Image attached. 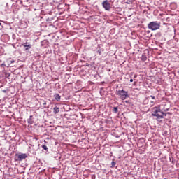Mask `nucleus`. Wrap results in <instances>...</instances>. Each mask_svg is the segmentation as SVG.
Wrapping results in <instances>:
<instances>
[{"instance_id": "obj_1", "label": "nucleus", "mask_w": 179, "mask_h": 179, "mask_svg": "<svg viewBox=\"0 0 179 179\" xmlns=\"http://www.w3.org/2000/svg\"><path fill=\"white\" fill-rule=\"evenodd\" d=\"M154 112L152 113V117H157V121H159V120H162L164 118L163 115H167V113H163L162 110L160 109V107H155L154 108Z\"/></svg>"}, {"instance_id": "obj_2", "label": "nucleus", "mask_w": 179, "mask_h": 179, "mask_svg": "<svg viewBox=\"0 0 179 179\" xmlns=\"http://www.w3.org/2000/svg\"><path fill=\"white\" fill-rule=\"evenodd\" d=\"M148 27L150 30H158V29H160V22H157V21L151 22L148 24Z\"/></svg>"}, {"instance_id": "obj_3", "label": "nucleus", "mask_w": 179, "mask_h": 179, "mask_svg": "<svg viewBox=\"0 0 179 179\" xmlns=\"http://www.w3.org/2000/svg\"><path fill=\"white\" fill-rule=\"evenodd\" d=\"M117 96H120L121 100H125L127 97H129L128 94V91H124V90L117 91Z\"/></svg>"}, {"instance_id": "obj_4", "label": "nucleus", "mask_w": 179, "mask_h": 179, "mask_svg": "<svg viewBox=\"0 0 179 179\" xmlns=\"http://www.w3.org/2000/svg\"><path fill=\"white\" fill-rule=\"evenodd\" d=\"M27 157V155L26 154H16L15 155V160L17 162H22V160H24Z\"/></svg>"}, {"instance_id": "obj_5", "label": "nucleus", "mask_w": 179, "mask_h": 179, "mask_svg": "<svg viewBox=\"0 0 179 179\" xmlns=\"http://www.w3.org/2000/svg\"><path fill=\"white\" fill-rule=\"evenodd\" d=\"M102 6L105 9V10H110L111 9V4L108 2V0H105L102 3Z\"/></svg>"}, {"instance_id": "obj_6", "label": "nucleus", "mask_w": 179, "mask_h": 179, "mask_svg": "<svg viewBox=\"0 0 179 179\" xmlns=\"http://www.w3.org/2000/svg\"><path fill=\"white\" fill-rule=\"evenodd\" d=\"M22 45L23 48H24L25 51H29L31 48V44L29 42H25L24 43H22Z\"/></svg>"}, {"instance_id": "obj_7", "label": "nucleus", "mask_w": 179, "mask_h": 179, "mask_svg": "<svg viewBox=\"0 0 179 179\" xmlns=\"http://www.w3.org/2000/svg\"><path fill=\"white\" fill-rule=\"evenodd\" d=\"M147 54H149V50H145L141 57V61H143V62H145V61L148 59V56L146 55Z\"/></svg>"}, {"instance_id": "obj_8", "label": "nucleus", "mask_w": 179, "mask_h": 179, "mask_svg": "<svg viewBox=\"0 0 179 179\" xmlns=\"http://www.w3.org/2000/svg\"><path fill=\"white\" fill-rule=\"evenodd\" d=\"M53 97H54L55 100H56V101H61V95H59V94H58V93L54 94Z\"/></svg>"}, {"instance_id": "obj_9", "label": "nucleus", "mask_w": 179, "mask_h": 179, "mask_svg": "<svg viewBox=\"0 0 179 179\" xmlns=\"http://www.w3.org/2000/svg\"><path fill=\"white\" fill-rule=\"evenodd\" d=\"M53 113L54 114H58V113H59V108L58 106H55L53 108Z\"/></svg>"}, {"instance_id": "obj_10", "label": "nucleus", "mask_w": 179, "mask_h": 179, "mask_svg": "<svg viewBox=\"0 0 179 179\" xmlns=\"http://www.w3.org/2000/svg\"><path fill=\"white\" fill-rule=\"evenodd\" d=\"M27 122L31 125L33 124V115L29 116V118L27 120Z\"/></svg>"}, {"instance_id": "obj_11", "label": "nucleus", "mask_w": 179, "mask_h": 179, "mask_svg": "<svg viewBox=\"0 0 179 179\" xmlns=\"http://www.w3.org/2000/svg\"><path fill=\"white\" fill-rule=\"evenodd\" d=\"M115 164H117V162H115V161L114 159H113L112 162H111V169H114V167H115Z\"/></svg>"}, {"instance_id": "obj_12", "label": "nucleus", "mask_w": 179, "mask_h": 179, "mask_svg": "<svg viewBox=\"0 0 179 179\" xmlns=\"http://www.w3.org/2000/svg\"><path fill=\"white\" fill-rule=\"evenodd\" d=\"M41 148L43 149V150L48 152V147H47V145H41Z\"/></svg>"}, {"instance_id": "obj_13", "label": "nucleus", "mask_w": 179, "mask_h": 179, "mask_svg": "<svg viewBox=\"0 0 179 179\" xmlns=\"http://www.w3.org/2000/svg\"><path fill=\"white\" fill-rule=\"evenodd\" d=\"M4 76L5 78H9V76H10V73L4 72Z\"/></svg>"}, {"instance_id": "obj_14", "label": "nucleus", "mask_w": 179, "mask_h": 179, "mask_svg": "<svg viewBox=\"0 0 179 179\" xmlns=\"http://www.w3.org/2000/svg\"><path fill=\"white\" fill-rule=\"evenodd\" d=\"M113 112L115 113H118V108L117 107H114L113 108Z\"/></svg>"}, {"instance_id": "obj_15", "label": "nucleus", "mask_w": 179, "mask_h": 179, "mask_svg": "<svg viewBox=\"0 0 179 179\" xmlns=\"http://www.w3.org/2000/svg\"><path fill=\"white\" fill-rule=\"evenodd\" d=\"M126 3H127L128 5H132V0H127Z\"/></svg>"}, {"instance_id": "obj_16", "label": "nucleus", "mask_w": 179, "mask_h": 179, "mask_svg": "<svg viewBox=\"0 0 179 179\" xmlns=\"http://www.w3.org/2000/svg\"><path fill=\"white\" fill-rule=\"evenodd\" d=\"M155 83L159 84L160 82V78H155Z\"/></svg>"}, {"instance_id": "obj_17", "label": "nucleus", "mask_w": 179, "mask_h": 179, "mask_svg": "<svg viewBox=\"0 0 179 179\" xmlns=\"http://www.w3.org/2000/svg\"><path fill=\"white\" fill-rule=\"evenodd\" d=\"M1 68H5V66H6V65L5 64V63H2L1 64Z\"/></svg>"}, {"instance_id": "obj_18", "label": "nucleus", "mask_w": 179, "mask_h": 179, "mask_svg": "<svg viewBox=\"0 0 179 179\" xmlns=\"http://www.w3.org/2000/svg\"><path fill=\"white\" fill-rule=\"evenodd\" d=\"M6 7L8 9H9V3H6Z\"/></svg>"}, {"instance_id": "obj_19", "label": "nucleus", "mask_w": 179, "mask_h": 179, "mask_svg": "<svg viewBox=\"0 0 179 179\" xmlns=\"http://www.w3.org/2000/svg\"><path fill=\"white\" fill-rule=\"evenodd\" d=\"M150 103H151V104H152V106H155V101H151Z\"/></svg>"}, {"instance_id": "obj_20", "label": "nucleus", "mask_w": 179, "mask_h": 179, "mask_svg": "<svg viewBox=\"0 0 179 179\" xmlns=\"http://www.w3.org/2000/svg\"><path fill=\"white\" fill-rule=\"evenodd\" d=\"M150 97H151V99H152V100H155V96H150Z\"/></svg>"}, {"instance_id": "obj_21", "label": "nucleus", "mask_w": 179, "mask_h": 179, "mask_svg": "<svg viewBox=\"0 0 179 179\" xmlns=\"http://www.w3.org/2000/svg\"><path fill=\"white\" fill-rule=\"evenodd\" d=\"M99 55H101V50L98 51Z\"/></svg>"}, {"instance_id": "obj_22", "label": "nucleus", "mask_w": 179, "mask_h": 179, "mask_svg": "<svg viewBox=\"0 0 179 179\" xmlns=\"http://www.w3.org/2000/svg\"><path fill=\"white\" fill-rule=\"evenodd\" d=\"M125 103H126L127 104H129V101H125Z\"/></svg>"}, {"instance_id": "obj_23", "label": "nucleus", "mask_w": 179, "mask_h": 179, "mask_svg": "<svg viewBox=\"0 0 179 179\" xmlns=\"http://www.w3.org/2000/svg\"><path fill=\"white\" fill-rule=\"evenodd\" d=\"M130 82H134V79L131 78Z\"/></svg>"}, {"instance_id": "obj_24", "label": "nucleus", "mask_w": 179, "mask_h": 179, "mask_svg": "<svg viewBox=\"0 0 179 179\" xmlns=\"http://www.w3.org/2000/svg\"><path fill=\"white\" fill-rule=\"evenodd\" d=\"M13 62H15V61H13H13H11V64H13Z\"/></svg>"}, {"instance_id": "obj_25", "label": "nucleus", "mask_w": 179, "mask_h": 179, "mask_svg": "<svg viewBox=\"0 0 179 179\" xmlns=\"http://www.w3.org/2000/svg\"><path fill=\"white\" fill-rule=\"evenodd\" d=\"M165 111H169V109L165 110Z\"/></svg>"}, {"instance_id": "obj_26", "label": "nucleus", "mask_w": 179, "mask_h": 179, "mask_svg": "<svg viewBox=\"0 0 179 179\" xmlns=\"http://www.w3.org/2000/svg\"><path fill=\"white\" fill-rule=\"evenodd\" d=\"M43 104L45 105V104H47V103L45 102Z\"/></svg>"}, {"instance_id": "obj_27", "label": "nucleus", "mask_w": 179, "mask_h": 179, "mask_svg": "<svg viewBox=\"0 0 179 179\" xmlns=\"http://www.w3.org/2000/svg\"><path fill=\"white\" fill-rule=\"evenodd\" d=\"M1 47L0 46V50H1Z\"/></svg>"}, {"instance_id": "obj_28", "label": "nucleus", "mask_w": 179, "mask_h": 179, "mask_svg": "<svg viewBox=\"0 0 179 179\" xmlns=\"http://www.w3.org/2000/svg\"><path fill=\"white\" fill-rule=\"evenodd\" d=\"M0 26H1V23H0Z\"/></svg>"}]
</instances>
